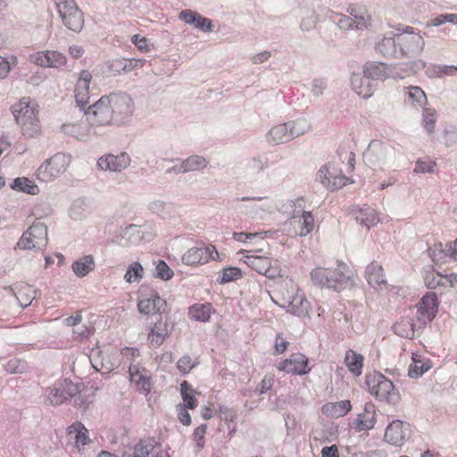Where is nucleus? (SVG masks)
Wrapping results in <instances>:
<instances>
[{"mask_svg":"<svg viewBox=\"0 0 457 457\" xmlns=\"http://www.w3.org/2000/svg\"><path fill=\"white\" fill-rule=\"evenodd\" d=\"M273 293V302L287 312L302 319L311 318V303L303 290L292 278L278 283Z\"/></svg>","mask_w":457,"mask_h":457,"instance_id":"1","label":"nucleus"},{"mask_svg":"<svg viewBox=\"0 0 457 457\" xmlns=\"http://www.w3.org/2000/svg\"><path fill=\"white\" fill-rule=\"evenodd\" d=\"M310 277L314 285L337 292L354 285L353 272L342 262L334 269L317 267L311 271Z\"/></svg>","mask_w":457,"mask_h":457,"instance_id":"2","label":"nucleus"},{"mask_svg":"<svg viewBox=\"0 0 457 457\" xmlns=\"http://www.w3.org/2000/svg\"><path fill=\"white\" fill-rule=\"evenodd\" d=\"M12 112L16 123L20 126L26 138L37 137L40 135L41 125L38 119V110L31 104L30 98L23 97L12 106Z\"/></svg>","mask_w":457,"mask_h":457,"instance_id":"3","label":"nucleus"},{"mask_svg":"<svg viewBox=\"0 0 457 457\" xmlns=\"http://www.w3.org/2000/svg\"><path fill=\"white\" fill-rule=\"evenodd\" d=\"M237 254H242L240 261L249 268L269 278L280 277V267L277 260H273L263 248L253 250H241Z\"/></svg>","mask_w":457,"mask_h":457,"instance_id":"4","label":"nucleus"},{"mask_svg":"<svg viewBox=\"0 0 457 457\" xmlns=\"http://www.w3.org/2000/svg\"><path fill=\"white\" fill-rule=\"evenodd\" d=\"M365 383L369 393L378 402L390 405H396L402 397L394 383L380 372H373L366 375Z\"/></svg>","mask_w":457,"mask_h":457,"instance_id":"5","label":"nucleus"},{"mask_svg":"<svg viewBox=\"0 0 457 457\" xmlns=\"http://www.w3.org/2000/svg\"><path fill=\"white\" fill-rule=\"evenodd\" d=\"M48 242L47 227L39 219L22 234L18 241V247L21 249H42Z\"/></svg>","mask_w":457,"mask_h":457,"instance_id":"6","label":"nucleus"},{"mask_svg":"<svg viewBox=\"0 0 457 457\" xmlns=\"http://www.w3.org/2000/svg\"><path fill=\"white\" fill-rule=\"evenodd\" d=\"M225 255L220 253L212 245L200 244L189 248L182 256V262L186 265L198 266L208 263L210 261L222 262Z\"/></svg>","mask_w":457,"mask_h":457,"instance_id":"7","label":"nucleus"},{"mask_svg":"<svg viewBox=\"0 0 457 457\" xmlns=\"http://www.w3.org/2000/svg\"><path fill=\"white\" fill-rule=\"evenodd\" d=\"M70 162L69 155L58 153L39 166L37 170V178L44 182L52 181L65 172Z\"/></svg>","mask_w":457,"mask_h":457,"instance_id":"8","label":"nucleus"},{"mask_svg":"<svg viewBox=\"0 0 457 457\" xmlns=\"http://www.w3.org/2000/svg\"><path fill=\"white\" fill-rule=\"evenodd\" d=\"M63 24L79 32L84 26V16L74 0H54Z\"/></svg>","mask_w":457,"mask_h":457,"instance_id":"9","label":"nucleus"},{"mask_svg":"<svg viewBox=\"0 0 457 457\" xmlns=\"http://www.w3.org/2000/svg\"><path fill=\"white\" fill-rule=\"evenodd\" d=\"M112 112L108 96H104L88 108L86 114L92 125L106 126L114 121Z\"/></svg>","mask_w":457,"mask_h":457,"instance_id":"10","label":"nucleus"},{"mask_svg":"<svg viewBox=\"0 0 457 457\" xmlns=\"http://www.w3.org/2000/svg\"><path fill=\"white\" fill-rule=\"evenodd\" d=\"M129 379L135 390L147 396L153 388V378L150 371L141 363H131L129 367Z\"/></svg>","mask_w":457,"mask_h":457,"instance_id":"11","label":"nucleus"},{"mask_svg":"<svg viewBox=\"0 0 457 457\" xmlns=\"http://www.w3.org/2000/svg\"><path fill=\"white\" fill-rule=\"evenodd\" d=\"M425 286L429 289H448L457 286V273L444 275L430 265L422 272Z\"/></svg>","mask_w":457,"mask_h":457,"instance_id":"12","label":"nucleus"},{"mask_svg":"<svg viewBox=\"0 0 457 457\" xmlns=\"http://www.w3.org/2000/svg\"><path fill=\"white\" fill-rule=\"evenodd\" d=\"M318 176L322 185L329 190H337L353 183L351 178L342 174L341 170L332 164L321 167Z\"/></svg>","mask_w":457,"mask_h":457,"instance_id":"13","label":"nucleus"},{"mask_svg":"<svg viewBox=\"0 0 457 457\" xmlns=\"http://www.w3.org/2000/svg\"><path fill=\"white\" fill-rule=\"evenodd\" d=\"M428 252L435 265L442 266L457 262V238L445 245L441 242L436 243L428 248Z\"/></svg>","mask_w":457,"mask_h":457,"instance_id":"14","label":"nucleus"},{"mask_svg":"<svg viewBox=\"0 0 457 457\" xmlns=\"http://www.w3.org/2000/svg\"><path fill=\"white\" fill-rule=\"evenodd\" d=\"M347 12L353 18L343 15L338 20V25L340 28H352L353 23L356 29H366L370 25L371 16L368 13L364 6L351 4L348 7Z\"/></svg>","mask_w":457,"mask_h":457,"instance_id":"15","label":"nucleus"},{"mask_svg":"<svg viewBox=\"0 0 457 457\" xmlns=\"http://www.w3.org/2000/svg\"><path fill=\"white\" fill-rule=\"evenodd\" d=\"M166 304V301L161 298L155 290L150 289L141 294L137 302V310L142 314L154 315L164 312Z\"/></svg>","mask_w":457,"mask_h":457,"instance_id":"16","label":"nucleus"},{"mask_svg":"<svg viewBox=\"0 0 457 457\" xmlns=\"http://www.w3.org/2000/svg\"><path fill=\"white\" fill-rule=\"evenodd\" d=\"M111 102L114 120L120 121L130 116L134 112V102L126 94H111L108 96Z\"/></svg>","mask_w":457,"mask_h":457,"instance_id":"17","label":"nucleus"},{"mask_svg":"<svg viewBox=\"0 0 457 457\" xmlns=\"http://www.w3.org/2000/svg\"><path fill=\"white\" fill-rule=\"evenodd\" d=\"M418 319L426 323L431 321L438 312L439 301L435 293H426L417 303Z\"/></svg>","mask_w":457,"mask_h":457,"instance_id":"18","label":"nucleus"},{"mask_svg":"<svg viewBox=\"0 0 457 457\" xmlns=\"http://www.w3.org/2000/svg\"><path fill=\"white\" fill-rule=\"evenodd\" d=\"M308 363V358L304 354L296 353L278 362L277 369L294 375H303L310 371Z\"/></svg>","mask_w":457,"mask_h":457,"instance_id":"19","label":"nucleus"},{"mask_svg":"<svg viewBox=\"0 0 457 457\" xmlns=\"http://www.w3.org/2000/svg\"><path fill=\"white\" fill-rule=\"evenodd\" d=\"M295 236L304 237L311 233L315 226L314 217L311 212L303 211L300 214L294 213L289 220Z\"/></svg>","mask_w":457,"mask_h":457,"instance_id":"20","label":"nucleus"},{"mask_svg":"<svg viewBox=\"0 0 457 457\" xmlns=\"http://www.w3.org/2000/svg\"><path fill=\"white\" fill-rule=\"evenodd\" d=\"M409 432V425L402 420H393L386 428L385 440L392 445L401 446L404 444Z\"/></svg>","mask_w":457,"mask_h":457,"instance_id":"21","label":"nucleus"},{"mask_svg":"<svg viewBox=\"0 0 457 457\" xmlns=\"http://www.w3.org/2000/svg\"><path fill=\"white\" fill-rule=\"evenodd\" d=\"M130 164V157L127 153H120L118 155L106 154L97 161L101 170L111 171H121Z\"/></svg>","mask_w":457,"mask_h":457,"instance_id":"22","label":"nucleus"},{"mask_svg":"<svg viewBox=\"0 0 457 457\" xmlns=\"http://www.w3.org/2000/svg\"><path fill=\"white\" fill-rule=\"evenodd\" d=\"M363 74L367 79L373 80H386L393 79V68L382 62L369 61L363 67Z\"/></svg>","mask_w":457,"mask_h":457,"instance_id":"23","label":"nucleus"},{"mask_svg":"<svg viewBox=\"0 0 457 457\" xmlns=\"http://www.w3.org/2000/svg\"><path fill=\"white\" fill-rule=\"evenodd\" d=\"M170 334V325L167 321L159 319L150 328L147 340L151 347L157 348L169 337Z\"/></svg>","mask_w":457,"mask_h":457,"instance_id":"24","label":"nucleus"},{"mask_svg":"<svg viewBox=\"0 0 457 457\" xmlns=\"http://www.w3.org/2000/svg\"><path fill=\"white\" fill-rule=\"evenodd\" d=\"M365 278L369 285L377 290H382L387 287L384 269L382 265L376 261H373L366 267Z\"/></svg>","mask_w":457,"mask_h":457,"instance_id":"25","label":"nucleus"},{"mask_svg":"<svg viewBox=\"0 0 457 457\" xmlns=\"http://www.w3.org/2000/svg\"><path fill=\"white\" fill-rule=\"evenodd\" d=\"M377 420V408L371 402L366 403L363 411L357 415L354 422L356 431L370 430L374 428Z\"/></svg>","mask_w":457,"mask_h":457,"instance_id":"26","label":"nucleus"},{"mask_svg":"<svg viewBox=\"0 0 457 457\" xmlns=\"http://www.w3.org/2000/svg\"><path fill=\"white\" fill-rule=\"evenodd\" d=\"M9 289L22 308L29 306L36 298L37 290L25 282L15 283Z\"/></svg>","mask_w":457,"mask_h":457,"instance_id":"27","label":"nucleus"},{"mask_svg":"<svg viewBox=\"0 0 457 457\" xmlns=\"http://www.w3.org/2000/svg\"><path fill=\"white\" fill-rule=\"evenodd\" d=\"M92 79V74L88 71H82L79 73V79L75 87V99L79 105H86L90 98L89 85Z\"/></svg>","mask_w":457,"mask_h":457,"instance_id":"28","label":"nucleus"},{"mask_svg":"<svg viewBox=\"0 0 457 457\" xmlns=\"http://www.w3.org/2000/svg\"><path fill=\"white\" fill-rule=\"evenodd\" d=\"M67 437L70 442L74 443L79 451L90 442L87 429L81 422H75L68 427Z\"/></svg>","mask_w":457,"mask_h":457,"instance_id":"29","label":"nucleus"},{"mask_svg":"<svg viewBox=\"0 0 457 457\" xmlns=\"http://www.w3.org/2000/svg\"><path fill=\"white\" fill-rule=\"evenodd\" d=\"M179 19L187 24H192L196 29L208 32L212 29V21L192 10H183L179 15Z\"/></svg>","mask_w":457,"mask_h":457,"instance_id":"30","label":"nucleus"},{"mask_svg":"<svg viewBox=\"0 0 457 457\" xmlns=\"http://www.w3.org/2000/svg\"><path fill=\"white\" fill-rule=\"evenodd\" d=\"M364 74L353 73L351 78L353 90L362 98H369L373 95L374 87Z\"/></svg>","mask_w":457,"mask_h":457,"instance_id":"31","label":"nucleus"},{"mask_svg":"<svg viewBox=\"0 0 457 457\" xmlns=\"http://www.w3.org/2000/svg\"><path fill=\"white\" fill-rule=\"evenodd\" d=\"M411 360L412 362L408 370V375L411 378L421 377L432 368L431 361L418 353H412Z\"/></svg>","mask_w":457,"mask_h":457,"instance_id":"32","label":"nucleus"},{"mask_svg":"<svg viewBox=\"0 0 457 457\" xmlns=\"http://www.w3.org/2000/svg\"><path fill=\"white\" fill-rule=\"evenodd\" d=\"M425 64L421 60L418 62L409 61L392 66L393 68V79H403L415 75L418 71L424 68Z\"/></svg>","mask_w":457,"mask_h":457,"instance_id":"33","label":"nucleus"},{"mask_svg":"<svg viewBox=\"0 0 457 457\" xmlns=\"http://www.w3.org/2000/svg\"><path fill=\"white\" fill-rule=\"evenodd\" d=\"M352 409V404L349 400H344L336 403H328L321 408L324 415L329 418L337 419L346 415Z\"/></svg>","mask_w":457,"mask_h":457,"instance_id":"34","label":"nucleus"},{"mask_svg":"<svg viewBox=\"0 0 457 457\" xmlns=\"http://www.w3.org/2000/svg\"><path fill=\"white\" fill-rule=\"evenodd\" d=\"M344 362L354 377L361 375L364 366V356L362 354L349 349L345 352Z\"/></svg>","mask_w":457,"mask_h":457,"instance_id":"35","label":"nucleus"},{"mask_svg":"<svg viewBox=\"0 0 457 457\" xmlns=\"http://www.w3.org/2000/svg\"><path fill=\"white\" fill-rule=\"evenodd\" d=\"M214 312L210 303H195L188 310V317L195 321L207 322Z\"/></svg>","mask_w":457,"mask_h":457,"instance_id":"36","label":"nucleus"},{"mask_svg":"<svg viewBox=\"0 0 457 457\" xmlns=\"http://www.w3.org/2000/svg\"><path fill=\"white\" fill-rule=\"evenodd\" d=\"M405 103L414 108H420L427 104V96L421 87L417 86H410L404 87Z\"/></svg>","mask_w":457,"mask_h":457,"instance_id":"37","label":"nucleus"},{"mask_svg":"<svg viewBox=\"0 0 457 457\" xmlns=\"http://www.w3.org/2000/svg\"><path fill=\"white\" fill-rule=\"evenodd\" d=\"M142 59H112L109 64L112 75L120 74L122 71H129L136 67L143 65Z\"/></svg>","mask_w":457,"mask_h":457,"instance_id":"38","label":"nucleus"},{"mask_svg":"<svg viewBox=\"0 0 457 457\" xmlns=\"http://www.w3.org/2000/svg\"><path fill=\"white\" fill-rule=\"evenodd\" d=\"M388 146L379 140H373L370 143L366 152L365 157L372 161H382L386 157Z\"/></svg>","mask_w":457,"mask_h":457,"instance_id":"39","label":"nucleus"},{"mask_svg":"<svg viewBox=\"0 0 457 457\" xmlns=\"http://www.w3.org/2000/svg\"><path fill=\"white\" fill-rule=\"evenodd\" d=\"M267 139L269 142L275 145L286 143L292 140L287 122L274 126L270 130Z\"/></svg>","mask_w":457,"mask_h":457,"instance_id":"40","label":"nucleus"},{"mask_svg":"<svg viewBox=\"0 0 457 457\" xmlns=\"http://www.w3.org/2000/svg\"><path fill=\"white\" fill-rule=\"evenodd\" d=\"M12 188L29 195H36L39 194V187L35 182L28 178L21 177L13 180Z\"/></svg>","mask_w":457,"mask_h":457,"instance_id":"41","label":"nucleus"},{"mask_svg":"<svg viewBox=\"0 0 457 457\" xmlns=\"http://www.w3.org/2000/svg\"><path fill=\"white\" fill-rule=\"evenodd\" d=\"M180 394L183 400L181 406H185L190 410L197 407V400L195 396V390L187 381H183L180 385Z\"/></svg>","mask_w":457,"mask_h":457,"instance_id":"42","label":"nucleus"},{"mask_svg":"<svg viewBox=\"0 0 457 457\" xmlns=\"http://www.w3.org/2000/svg\"><path fill=\"white\" fill-rule=\"evenodd\" d=\"M95 268V262L92 256H84L72 264V270L78 277H85Z\"/></svg>","mask_w":457,"mask_h":457,"instance_id":"43","label":"nucleus"},{"mask_svg":"<svg viewBox=\"0 0 457 457\" xmlns=\"http://www.w3.org/2000/svg\"><path fill=\"white\" fill-rule=\"evenodd\" d=\"M414 326L410 317H403L394 325V331L401 337H411L414 335Z\"/></svg>","mask_w":457,"mask_h":457,"instance_id":"44","label":"nucleus"},{"mask_svg":"<svg viewBox=\"0 0 457 457\" xmlns=\"http://www.w3.org/2000/svg\"><path fill=\"white\" fill-rule=\"evenodd\" d=\"M292 139L298 137L311 129V123L304 118L287 122Z\"/></svg>","mask_w":457,"mask_h":457,"instance_id":"45","label":"nucleus"},{"mask_svg":"<svg viewBox=\"0 0 457 457\" xmlns=\"http://www.w3.org/2000/svg\"><path fill=\"white\" fill-rule=\"evenodd\" d=\"M207 162L204 157L193 155L189 156L182 162L179 170L181 172L195 171L205 168Z\"/></svg>","mask_w":457,"mask_h":457,"instance_id":"46","label":"nucleus"},{"mask_svg":"<svg viewBox=\"0 0 457 457\" xmlns=\"http://www.w3.org/2000/svg\"><path fill=\"white\" fill-rule=\"evenodd\" d=\"M357 220L368 228L378 224L379 221L377 212L371 208L361 209L357 216Z\"/></svg>","mask_w":457,"mask_h":457,"instance_id":"47","label":"nucleus"},{"mask_svg":"<svg viewBox=\"0 0 457 457\" xmlns=\"http://www.w3.org/2000/svg\"><path fill=\"white\" fill-rule=\"evenodd\" d=\"M143 272L142 265L137 262H134L129 266L124 275V279L128 283H138L143 278Z\"/></svg>","mask_w":457,"mask_h":457,"instance_id":"48","label":"nucleus"},{"mask_svg":"<svg viewBox=\"0 0 457 457\" xmlns=\"http://www.w3.org/2000/svg\"><path fill=\"white\" fill-rule=\"evenodd\" d=\"M436 120V112L432 108H425L423 110V126L427 131L431 134L434 132Z\"/></svg>","mask_w":457,"mask_h":457,"instance_id":"49","label":"nucleus"},{"mask_svg":"<svg viewBox=\"0 0 457 457\" xmlns=\"http://www.w3.org/2000/svg\"><path fill=\"white\" fill-rule=\"evenodd\" d=\"M436 167V162L429 158L424 160L419 159L416 162L413 171L415 173H433Z\"/></svg>","mask_w":457,"mask_h":457,"instance_id":"50","label":"nucleus"},{"mask_svg":"<svg viewBox=\"0 0 457 457\" xmlns=\"http://www.w3.org/2000/svg\"><path fill=\"white\" fill-rule=\"evenodd\" d=\"M198 364L197 360H194L189 355H184L179 359L177 368L183 374L189 373Z\"/></svg>","mask_w":457,"mask_h":457,"instance_id":"51","label":"nucleus"},{"mask_svg":"<svg viewBox=\"0 0 457 457\" xmlns=\"http://www.w3.org/2000/svg\"><path fill=\"white\" fill-rule=\"evenodd\" d=\"M289 345L290 343L287 338L284 337L282 333H278L274 340L273 354L279 355L284 353L287 350Z\"/></svg>","mask_w":457,"mask_h":457,"instance_id":"52","label":"nucleus"},{"mask_svg":"<svg viewBox=\"0 0 457 457\" xmlns=\"http://www.w3.org/2000/svg\"><path fill=\"white\" fill-rule=\"evenodd\" d=\"M67 399V395H64V392L61 387H54L49 389L48 400L51 404L59 405Z\"/></svg>","mask_w":457,"mask_h":457,"instance_id":"53","label":"nucleus"},{"mask_svg":"<svg viewBox=\"0 0 457 457\" xmlns=\"http://www.w3.org/2000/svg\"><path fill=\"white\" fill-rule=\"evenodd\" d=\"M156 275L163 280H169L173 277L172 270L167 265L164 261H158L156 267Z\"/></svg>","mask_w":457,"mask_h":457,"instance_id":"54","label":"nucleus"},{"mask_svg":"<svg viewBox=\"0 0 457 457\" xmlns=\"http://www.w3.org/2000/svg\"><path fill=\"white\" fill-rule=\"evenodd\" d=\"M275 382V376L273 374H266L261 382L258 384L256 390L260 395L265 394L270 391Z\"/></svg>","mask_w":457,"mask_h":457,"instance_id":"55","label":"nucleus"},{"mask_svg":"<svg viewBox=\"0 0 457 457\" xmlns=\"http://www.w3.org/2000/svg\"><path fill=\"white\" fill-rule=\"evenodd\" d=\"M266 234V231L256 233L234 232L233 238L239 242H247L254 238H263Z\"/></svg>","mask_w":457,"mask_h":457,"instance_id":"56","label":"nucleus"},{"mask_svg":"<svg viewBox=\"0 0 457 457\" xmlns=\"http://www.w3.org/2000/svg\"><path fill=\"white\" fill-rule=\"evenodd\" d=\"M153 447L151 443L140 441L135 446L133 457H148L153 451Z\"/></svg>","mask_w":457,"mask_h":457,"instance_id":"57","label":"nucleus"},{"mask_svg":"<svg viewBox=\"0 0 457 457\" xmlns=\"http://www.w3.org/2000/svg\"><path fill=\"white\" fill-rule=\"evenodd\" d=\"M36 64L46 68H59L64 66L66 59H35Z\"/></svg>","mask_w":457,"mask_h":457,"instance_id":"58","label":"nucleus"},{"mask_svg":"<svg viewBox=\"0 0 457 457\" xmlns=\"http://www.w3.org/2000/svg\"><path fill=\"white\" fill-rule=\"evenodd\" d=\"M187 410L188 408L181 406V404L177 405L178 419L185 426L191 424V416Z\"/></svg>","mask_w":457,"mask_h":457,"instance_id":"59","label":"nucleus"},{"mask_svg":"<svg viewBox=\"0 0 457 457\" xmlns=\"http://www.w3.org/2000/svg\"><path fill=\"white\" fill-rule=\"evenodd\" d=\"M61 386L64 395H67V398L72 397L78 393L77 386L70 380L65 379L63 383H62Z\"/></svg>","mask_w":457,"mask_h":457,"instance_id":"60","label":"nucleus"},{"mask_svg":"<svg viewBox=\"0 0 457 457\" xmlns=\"http://www.w3.org/2000/svg\"><path fill=\"white\" fill-rule=\"evenodd\" d=\"M387 48H395V41L393 38H384L378 45V49L384 56L391 55L392 53L386 51Z\"/></svg>","mask_w":457,"mask_h":457,"instance_id":"61","label":"nucleus"},{"mask_svg":"<svg viewBox=\"0 0 457 457\" xmlns=\"http://www.w3.org/2000/svg\"><path fill=\"white\" fill-rule=\"evenodd\" d=\"M121 355L129 361H133L140 355V351L135 347H124Z\"/></svg>","mask_w":457,"mask_h":457,"instance_id":"62","label":"nucleus"},{"mask_svg":"<svg viewBox=\"0 0 457 457\" xmlns=\"http://www.w3.org/2000/svg\"><path fill=\"white\" fill-rule=\"evenodd\" d=\"M321 457H339V450L337 445L324 446L321 449Z\"/></svg>","mask_w":457,"mask_h":457,"instance_id":"63","label":"nucleus"},{"mask_svg":"<svg viewBox=\"0 0 457 457\" xmlns=\"http://www.w3.org/2000/svg\"><path fill=\"white\" fill-rule=\"evenodd\" d=\"M240 276V270L237 268H228L223 271V281L228 282Z\"/></svg>","mask_w":457,"mask_h":457,"instance_id":"64","label":"nucleus"}]
</instances>
